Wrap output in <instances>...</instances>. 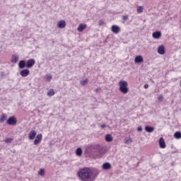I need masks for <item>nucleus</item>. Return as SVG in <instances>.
Wrapping results in <instances>:
<instances>
[{"label":"nucleus","mask_w":181,"mask_h":181,"mask_svg":"<svg viewBox=\"0 0 181 181\" xmlns=\"http://www.w3.org/2000/svg\"><path fill=\"white\" fill-rule=\"evenodd\" d=\"M100 171L93 168L85 167L81 168L76 174L78 178L81 181H94V179L98 176Z\"/></svg>","instance_id":"1"},{"label":"nucleus","mask_w":181,"mask_h":181,"mask_svg":"<svg viewBox=\"0 0 181 181\" xmlns=\"http://www.w3.org/2000/svg\"><path fill=\"white\" fill-rule=\"evenodd\" d=\"M119 90L122 94H128L129 88H128V82L127 81H120L119 82Z\"/></svg>","instance_id":"2"},{"label":"nucleus","mask_w":181,"mask_h":181,"mask_svg":"<svg viewBox=\"0 0 181 181\" xmlns=\"http://www.w3.org/2000/svg\"><path fill=\"white\" fill-rule=\"evenodd\" d=\"M90 148L96 151L98 156H101L105 153L104 148L100 144H91Z\"/></svg>","instance_id":"3"},{"label":"nucleus","mask_w":181,"mask_h":181,"mask_svg":"<svg viewBox=\"0 0 181 181\" xmlns=\"http://www.w3.org/2000/svg\"><path fill=\"white\" fill-rule=\"evenodd\" d=\"M6 124H8V125H13V126L16 125V124H18V119L15 116H11L8 117V119H7Z\"/></svg>","instance_id":"4"},{"label":"nucleus","mask_w":181,"mask_h":181,"mask_svg":"<svg viewBox=\"0 0 181 181\" xmlns=\"http://www.w3.org/2000/svg\"><path fill=\"white\" fill-rule=\"evenodd\" d=\"M36 63L35 59H30L26 62V67L27 69H31V67L34 66Z\"/></svg>","instance_id":"5"},{"label":"nucleus","mask_w":181,"mask_h":181,"mask_svg":"<svg viewBox=\"0 0 181 181\" xmlns=\"http://www.w3.org/2000/svg\"><path fill=\"white\" fill-rule=\"evenodd\" d=\"M121 30V28H119V26L117 25H113L111 27V31L112 32V33H119V31Z\"/></svg>","instance_id":"6"},{"label":"nucleus","mask_w":181,"mask_h":181,"mask_svg":"<svg viewBox=\"0 0 181 181\" xmlns=\"http://www.w3.org/2000/svg\"><path fill=\"white\" fill-rule=\"evenodd\" d=\"M30 71L28 69H23L20 71V75L22 77H28V75L30 74Z\"/></svg>","instance_id":"7"},{"label":"nucleus","mask_w":181,"mask_h":181,"mask_svg":"<svg viewBox=\"0 0 181 181\" xmlns=\"http://www.w3.org/2000/svg\"><path fill=\"white\" fill-rule=\"evenodd\" d=\"M42 138H43V135H42V134H38L36 136L35 139L34 140V145H37L38 144H40Z\"/></svg>","instance_id":"8"},{"label":"nucleus","mask_w":181,"mask_h":181,"mask_svg":"<svg viewBox=\"0 0 181 181\" xmlns=\"http://www.w3.org/2000/svg\"><path fill=\"white\" fill-rule=\"evenodd\" d=\"M158 144L160 145V148H161L162 149L166 148V143H165V139L163 137L159 139Z\"/></svg>","instance_id":"9"},{"label":"nucleus","mask_w":181,"mask_h":181,"mask_svg":"<svg viewBox=\"0 0 181 181\" xmlns=\"http://www.w3.org/2000/svg\"><path fill=\"white\" fill-rule=\"evenodd\" d=\"M57 28L59 29H64V28H66V21L64 20L60 21L57 23Z\"/></svg>","instance_id":"10"},{"label":"nucleus","mask_w":181,"mask_h":181,"mask_svg":"<svg viewBox=\"0 0 181 181\" xmlns=\"http://www.w3.org/2000/svg\"><path fill=\"white\" fill-rule=\"evenodd\" d=\"M152 36L153 39H160V37L162 36V33H160V31H156L152 33Z\"/></svg>","instance_id":"11"},{"label":"nucleus","mask_w":181,"mask_h":181,"mask_svg":"<svg viewBox=\"0 0 181 181\" xmlns=\"http://www.w3.org/2000/svg\"><path fill=\"white\" fill-rule=\"evenodd\" d=\"M102 169H103V170H108L109 169H111V163H104L102 165Z\"/></svg>","instance_id":"12"},{"label":"nucleus","mask_w":181,"mask_h":181,"mask_svg":"<svg viewBox=\"0 0 181 181\" xmlns=\"http://www.w3.org/2000/svg\"><path fill=\"white\" fill-rule=\"evenodd\" d=\"M28 138L31 141H33V139H35V138H36V131H35V130L31 131L30 132V134H28Z\"/></svg>","instance_id":"13"},{"label":"nucleus","mask_w":181,"mask_h":181,"mask_svg":"<svg viewBox=\"0 0 181 181\" xmlns=\"http://www.w3.org/2000/svg\"><path fill=\"white\" fill-rule=\"evenodd\" d=\"M136 63H144V57L141 55H138L134 59Z\"/></svg>","instance_id":"14"},{"label":"nucleus","mask_w":181,"mask_h":181,"mask_svg":"<svg viewBox=\"0 0 181 181\" xmlns=\"http://www.w3.org/2000/svg\"><path fill=\"white\" fill-rule=\"evenodd\" d=\"M18 67H19V69H25V67H26V61L21 60L18 62Z\"/></svg>","instance_id":"15"},{"label":"nucleus","mask_w":181,"mask_h":181,"mask_svg":"<svg viewBox=\"0 0 181 181\" xmlns=\"http://www.w3.org/2000/svg\"><path fill=\"white\" fill-rule=\"evenodd\" d=\"M158 54H163L165 53V46L164 45H160L158 47Z\"/></svg>","instance_id":"16"},{"label":"nucleus","mask_w":181,"mask_h":181,"mask_svg":"<svg viewBox=\"0 0 181 181\" xmlns=\"http://www.w3.org/2000/svg\"><path fill=\"white\" fill-rule=\"evenodd\" d=\"M87 28V25L86 24H80L77 28L78 32H83L84 29Z\"/></svg>","instance_id":"17"},{"label":"nucleus","mask_w":181,"mask_h":181,"mask_svg":"<svg viewBox=\"0 0 181 181\" xmlns=\"http://www.w3.org/2000/svg\"><path fill=\"white\" fill-rule=\"evenodd\" d=\"M18 60H19V57H18V55L13 54L11 57V63H18Z\"/></svg>","instance_id":"18"},{"label":"nucleus","mask_w":181,"mask_h":181,"mask_svg":"<svg viewBox=\"0 0 181 181\" xmlns=\"http://www.w3.org/2000/svg\"><path fill=\"white\" fill-rule=\"evenodd\" d=\"M145 131L146 132H153V131H155V128H153V127H151V126H146L145 127Z\"/></svg>","instance_id":"19"},{"label":"nucleus","mask_w":181,"mask_h":181,"mask_svg":"<svg viewBox=\"0 0 181 181\" xmlns=\"http://www.w3.org/2000/svg\"><path fill=\"white\" fill-rule=\"evenodd\" d=\"M112 136L111 134H107L105 136V141L106 142H112Z\"/></svg>","instance_id":"20"},{"label":"nucleus","mask_w":181,"mask_h":181,"mask_svg":"<svg viewBox=\"0 0 181 181\" xmlns=\"http://www.w3.org/2000/svg\"><path fill=\"white\" fill-rule=\"evenodd\" d=\"M7 116L5 113H3L0 117V122H5L6 121Z\"/></svg>","instance_id":"21"},{"label":"nucleus","mask_w":181,"mask_h":181,"mask_svg":"<svg viewBox=\"0 0 181 181\" xmlns=\"http://www.w3.org/2000/svg\"><path fill=\"white\" fill-rule=\"evenodd\" d=\"M76 154L77 155V156H81V155H83V150L81 149V148L78 147L76 149Z\"/></svg>","instance_id":"22"},{"label":"nucleus","mask_w":181,"mask_h":181,"mask_svg":"<svg viewBox=\"0 0 181 181\" xmlns=\"http://www.w3.org/2000/svg\"><path fill=\"white\" fill-rule=\"evenodd\" d=\"M174 138H175V139H181V132H176L175 133H174Z\"/></svg>","instance_id":"23"},{"label":"nucleus","mask_w":181,"mask_h":181,"mask_svg":"<svg viewBox=\"0 0 181 181\" xmlns=\"http://www.w3.org/2000/svg\"><path fill=\"white\" fill-rule=\"evenodd\" d=\"M124 144H127V145H129V144H132V139L129 137V138H125L124 139Z\"/></svg>","instance_id":"24"},{"label":"nucleus","mask_w":181,"mask_h":181,"mask_svg":"<svg viewBox=\"0 0 181 181\" xmlns=\"http://www.w3.org/2000/svg\"><path fill=\"white\" fill-rule=\"evenodd\" d=\"M137 13H142V12H144V6H139L137 7Z\"/></svg>","instance_id":"25"},{"label":"nucleus","mask_w":181,"mask_h":181,"mask_svg":"<svg viewBox=\"0 0 181 181\" xmlns=\"http://www.w3.org/2000/svg\"><path fill=\"white\" fill-rule=\"evenodd\" d=\"M88 84V79H85L83 81H81V86H87Z\"/></svg>","instance_id":"26"},{"label":"nucleus","mask_w":181,"mask_h":181,"mask_svg":"<svg viewBox=\"0 0 181 181\" xmlns=\"http://www.w3.org/2000/svg\"><path fill=\"white\" fill-rule=\"evenodd\" d=\"M54 93H55L54 90L49 89L48 93H47V95H49V97H52Z\"/></svg>","instance_id":"27"},{"label":"nucleus","mask_w":181,"mask_h":181,"mask_svg":"<svg viewBox=\"0 0 181 181\" xmlns=\"http://www.w3.org/2000/svg\"><path fill=\"white\" fill-rule=\"evenodd\" d=\"M38 174L40 175V176H45V169L41 168L39 170Z\"/></svg>","instance_id":"28"},{"label":"nucleus","mask_w":181,"mask_h":181,"mask_svg":"<svg viewBox=\"0 0 181 181\" xmlns=\"http://www.w3.org/2000/svg\"><path fill=\"white\" fill-rule=\"evenodd\" d=\"M12 141H13V139L7 138V139H6L5 142H6V144H11Z\"/></svg>","instance_id":"29"},{"label":"nucleus","mask_w":181,"mask_h":181,"mask_svg":"<svg viewBox=\"0 0 181 181\" xmlns=\"http://www.w3.org/2000/svg\"><path fill=\"white\" fill-rule=\"evenodd\" d=\"M98 23H99V26H103V25H104L105 22H104V21L100 20V21H99Z\"/></svg>","instance_id":"30"},{"label":"nucleus","mask_w":181,"mask_h":181,"mask_svg":"<svg viewBox=\"0 0 181 181\" xmlns=\"http://www.w3.org/2000/svg\"><path fill=\"white\" fill-rule=\"evenodd\" d=\"M158 101H162V100H163V95H160L158 97Z\"/></svg>","instance_id":"31"},{"label":"nucleus","mask_w":181,"mask_h":181,"mask_svg":"<svg viewBox=\"0 0 181 181\" xmlns=\"http://www.w3.org/2000/svg\"><path fill=\"white\" fill-rule=\"evenodd\" d=\"M101 91H102V89L100 87L97 88L96 90H95V93H101Z\"/></svg>","instance_id":"32"},{"label":"nucleus","mask_w":181,"mask_h":181,"mask_svg":"<svg viewBox=\"0 0 181 181\" xmlns=\"http://www.w3.org/2000/svg\"><path fill=\"white\" fill-rule=\"evenodd\" d=\"M46 77H47V80H52V78L51 74L47 75Z\"/></svg>","instance_id":"33"},{"label":"nucleus","mask_w":181,"mask_h":181,"mask_svg":"<svg viewBox=\"0 0 181 181\" xmlns=\"http://www.w3.org/2000/svg\"><path fill=\"white\" fill-rule=\"evenodd\" d=\"M123 21H128V16H122Z\"/></svg>","instance_id":"34"},{"label":"nucleus","mask_w":181,"mask_h":181,"mask_svg":"<svg viewBox=\"0 0 181 181\" xmlns=\"http://www.w3.org/2000/svg\"><path fill=\"white\" fill-rule=\"evenodd\" d=\"M137 131H138V132H141V131H142V127H137Z\"/></svg>","instance_id":"35"},{"label":"nucleus","mask_w":181,"mask_h":181,"mask_svg":"<svg viewBox=\"0 0 181 181\" xmlns=\"http://www.w3.org/2000/svg\"><path fill=\"white\" fill-rule=\"evenodd\" d=\"M0 74H1V77H5V72L1 71V72L0 73Z\"/></svg>","instance_id":"36"},{"label":"nucleus","mask_w":181,"mask_h":181,"mask_svg":"<svg viewBox=\"0 0 181 181\" xmlns=\"http://www.w3.org/2000/svg\"><path fill=\"white\" fill-rule=\"evenodd\" d=\"M144 88L146 90L147 88H149V85L145 84Z\"/></svg>","instance_id":"37"},{"label":"nucleus","mask_w":181,"mask_h":181,"mask_svg":"<svg viewBox=\"0 0 181 181\" xmlns=\"http://www.w3.org/2000/svg\"><path fill=\"white\" fill-rule=\"evenodd\" d=\"M105 127H107L105 124H101L100 125V128H102V129L105 128Z\"/></svg>","instance_id":"38"}]
</instances>
